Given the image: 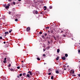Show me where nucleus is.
<instances>
[{
	"label": "nucleus",
	"instance_id": "nucleus-36",
	"mask_svg": "<svg viewBox=\"0 0 80 80\" xmlns=\"http://www.w3.org/2000/svg\"><path fill=\"white\" fill-rule=\"evenodd\" d=\"M64 31H61L60 33H63Z\"/></svg>",
	"mask_w": 80,
	"mask_h": 80
},
{
	"label": "nucleus",
	"instance_id": "nucleus-45",
	"mask_svg": "<svg viewBox=\"0 0 80 80\" xmlns=\"http://www.w3.org/2000/svg\"><path fill=\"white\" fill-rule=\"evenodd\" d=\"M8 2H12V0H8Z\"/></svg>",
	"mask_w": 80,
	"mask_h": 80
},
{
	"label": "nucleus",
	"instance_id": "nucleus-2",
	"mask_svg": "<svg viewBox=\"0 0 80 80\" xmlns=\"http://www.w3.org/2000/svg\"><path fill=\"white\" fill-rule=\"evenodd\" d=\"M62 59L63 60H65L66 59V58L65 56L62 57Z\"/></svg>",
	"mask_w": 80,
	"mask_h": 80
},
{
	"label": "nucleus",
	"instance_id": "nucleus-30",
	"mask_svg": "<svg viewBox=\"0 0 80 80\" xmlns=\"http://www.w3.org/2000/svg\"><path fill=\"white\" fill-rule=\"evenodd\" d=\"M8 7H10V4H8Z\"/></svg>",
	"mask_w": 80,
	"mask_h": 80
},
{
	"label": "nucleus",
	"instance_id": "nucleus-13",
	"mask_svg": "<svg viewBox=\"0 0 80 80\" xmlns=\"http://www.w3.org/2000/svg\"><path fill=\"white\" fill-rule=\"evenodd\" d=\"M57 60H58V59H59V57H57V58H56Z\"/></svg>",
	"mask_w": 80,
	"mask_h": 80
},
{
	"label": "nucleus",
	"instance_id": "nucleus-56",
	"mask_svg": "<svg viewBox=\"0 0 80 80\" xmlns=\"http://www.w3.org/2000/svg\"><path fill=\"white\" fill-rule=\"evenodd\" d=\"M22 62H23V61H22Z\"/></svg>",
	"mask_w": 80,
	"mask_h": 80
},
{
	"label": "nucleus",
	"instance_id": "nucleus-38",
	"mask_svg": "<svg viewBox=\"0 0 80 80\" xmlns=\"http://www.w3.org/2000/svg\"><path fill=\"white\" fill-rule=\"evenodd\" d=\"M42 37L43 38V39L45 38V37L44 36H42Z\"/></svg>",
	"mask_w": 80,
	"mask_h": 80
},
{
	"label": "nucleus",
	"instance_id": "nucleus-8",
	"mask_svg": "<svg viewBox=\"0 0 80 80\" xmlns=\"http://www.w3.org/2000/svg\"><path fill=\"white\" fill-rule=\"evenodd\" d=\"M56 73H58H58H59V72H58V71L57 70L56 71Z\"/></svg>",
	"mask_w": 80,
	"mask_h": 80
},
{
	"label": "nucleus",
	"instance_id": "nucleus-28",
	"mask_svg": "<svg viewBox=\"0 0 80 80\" xmlns=\"http://www.w3.org/2000/svg\"><path fill=\"white\" fill-rule=\"evenodd\" d=\"M17 68L18 69H20V67L19 66Z\"/></svg>",
	"mask_w": 80,
	"mask_h": 80
},
{
	"label": "nucleus",
	"instance_id": "nucleus-48",
	"mask_svg": "<svg viewBox=\"0 0 80 80\" xmlns=\"http://www.w3.org/2000/svg\"><path fill=\"white\" fill-rule=\"evenodd\" d=\"M3 43H4V44H5V43H6V42H3Z\"/></svg>",
	"mask_w": 80,
	"mask_h": 80
},
{
	"label": "nucleus",
	"instance_id": "nucleus-53",
	"mask_svg": "<svg viewBox=\"0 0 80 80\" xmlns=\"http://www.w3.org/2000/svg\"><path fill=\"white\" fill-rule=\"evenodd\" d=\"M18 1H19V2H20V1H21V0H18Z\"/></svg>",
	"mask_w": 80,
	"mask_h": 80
},
{
	"label": "nucleus",
	"instance_id": "nucleus-10",
	"mask_svg": "<svg viewBox=\"0 0 80 80\" xmlns=\"http://www.w3.org/2000/svg\"><path fill=\"white\" fill-rule=\"evenodd\" d=\"M36 11H35V10H34L33 11V13H34V14H35V12Z\"/></svg>",
	"mask_w": 80,
	"mask_h": 80
},
{
	"label": "nucleus",
	"instance_id": "nucleus-50",
	"mask_svg": "<svg viewBox=\"0 0 80 80\" xmlns=\"http://www.w3.org/2000/svg\"><path fill=\"white\" fill-rule=\"evenodd\" d=\"M78 52H79V53H80V50H79Z\"/></svg>",
	"mask_w": 80,
	"mask_h": 80
},
{
	"label": "nucleus",
	"instance_id": "nucleus-29",
	"mask_svg": "<svg viewBox=\"0 0 80 80\" xmlns=\"http://www.w3.org/2000/svg\"><path fill=\"white\" fill-rule=\"evenodd\" d=\"M8 66L10 67H11V64H9V65H8Z\"/></svg>",
	"mask_w": 80,
	"mask_h": 80
},
{
	"label": "nucleus",
	"instance_id": "nucleus-17",
	"mask_svg": "<svg viewBox=\"0 0 80 80\" xmlns=\"http://www.w3.org/2000/svg\"><path fill=\"white\" fill-rule=\"evenodd\" d=\"M37 59L38 60H40V58H37Z\"/></svg>",
	"mask_w": 80,
	"mask_h": 80
},
{
	"label": "nucleus",
	"instance_id": "nucleus-18",
	"mask_svg": "<svg viewBox=\"0 0 80 80\" xmlns=\"http://www.w3.org/2000/svg\"><path fill=\"white\" fill-rule=\"evenodd\" d=\"M53 38H54V40H57V39H56V37H55V36H53Z\"/></svg>",
	"mask_w": 80,
	"mask_h": 80
},
{
	"label": "nucleus",
	"instance_id": "nucleus-57",
	"mask_svg": "<svg viewBox=\"0 0 80 80\" xmlns=\"http://www.w3.org/2000/svg\"><path fill=\"white\" fill-rule=\"evenodd\" d=\"M66 70V68H64V70Z\"/></svg>",
	"mask_w": 80,
	"mask_h": 80
},
{
	"label": "nucleus",
	"instance_id": "nucleus-34",
	"mask_svg": "<svg viewBox=\"0 0 80 80\" xmlns=\"http://www.w3.org/2000/svg\"><path fill=\"white\" fill-rule=\"evenodd\" d=\"M17 77H18V78H20V76H19V75H18L17 76Z\"/></svg>",
	"mask_w": 80,
	"mask_h": 80
},
{
	"label": "nucleus",
	"instance_id": "nucleus-40",
	"mask_svg": "<svg viewBox=\"0 0 80 80\" xmlns=\"http://www.w3.org/2000/svg\"><path fill=\"white\" fill-rule=\"evenodd\" d=\"M72 77H75V75L73 74V75H72Z\"/></svg>",
	"mask_w": 80,
	"mask_h": 80
},
{
	"label": "nucleus",
	"instance_id": "nucleus-15",
	"mask_svg": "<svg viewBox=\"0 0 80 80\" xmlns=\"http://www.w3.org/2000/svg\"><path fill=\"white\" fill-rule=\"evenodd\" d=\"M65 56L66 57H68V54H65Z\"/></svg>",
	"mask_w": 80,
	"mask_h": 80
},
{
	"label": "nucleus",
	"instance_id": "nucleus-64",
	"mask_svg": "<svg viewBox=\"0 0 80 80\" xmlns=\"http://www.w3.org/2000/svg\"><path fill=\"white\" fill-rule=\"evenodd\" d=\"M5 36H6V35H5Z\"/></svg>",
	"mask_w": 80,
	"mask_h": 80
},
{
	"label": "nucleus",
	"instance_id": "nucleus-31",
	"mask_svg": "<svg viewBox=\"0 0 80 80\" xmlns=\"http://www.w3.org/2000/svg\"><path fill=\"white\" fill-rule=\"evenodd\" d=\"M15 8H13L12 9V11L14 12V11H15Z\"/></svg>",
	"mask_w": 80,
	"mask_h": 80
},
{
	"label": "nucleus",
	"instance_id": "nucleus-54",
	"mask_svg": "<svg viewBox=\"0 0 80 80\" xmlns=\"http://www.w3.org/2000/svg\"><path fill=\"white\" fill-rule=\"evenodd\" d=\"M48 33H49V32H50V31H48Z\"/></svg>",
	"mask_w": 80,
	"mask_h": 80
},
{
	"label": "nucleus",
	"instance_id": "nucleus-7",
	"mask_svg": "<svg viewBox=\"0 0 80 80\" xmlns=\"http://www.w3.org/2000/svg\"><path fill=\"white\" fill-rule=\"evenodd\" d=\"M52 31H53V32L54 33L56 32V30H55V29L52 30Z\"/></svg>",
	"mask_w": 80,
	"mask_h": 80
},
{
	"label": "nucleus",
	"instance_id": "nucleus-43",
	"mask_svg": "<svg viewBox=\"0 0 80 80\" xmlns=\"http://www.w3.org/2000/svg\"><path fill=\"white\" fill-rule=\"evenodd\" d=\"M39 34H42V32H39Z\"/></svg>",
	"mask_w": 80,
	"mask_h": 80
},
{
	"label": "nucleus",
	"instance_id": "nucleus-25",
	"mask_svg": "<svg viewBox=\"0 0 80 80\" xmlns=\"http://www.w3.org/2000/svg\"><path fill=\"white\" fill-rule=\"evenodd\" d=\"M51 74H52L51 73L49 72V73H48V75H51Z\"/></svg>",
	"mask_w": 80,
	"mask_h": 80
},
{
	"label": "nucleus",
	"instance_id": "nucleus-49",
	"mask_svg": "<svg viewBox=\"0 0 80 80\" xmlns=\"http://www.w3.org/2000/svg\"><path fill=\"white\" fill-rule=\"evenodd\" d=\"M78 76L79 77H80V74H78Z\"/></svg>",
	"mask_w": 80,
	"mask_h": 80
},
{
	"label": "nucleus",
	"instance_id": "nucleus-35",
	"mask_svg": "<svg viewBox=\"0 0 80 80\" xmlns=\"http://www.w3.org/2000/svg\"><path fill=\"white\" fill-rule=\"evenodd\" d=\"M74 72H75V71L74 70H73L72 71V73H73V74H74Z\"/></svg>",
	"mask_w": 80,
	"mask_h": 80
},
{
	"label": "nucleus",
	"instance_id": "nucleus-61",
	"mask_svg": "<svg viewBox=\"0 0 80 80\" xmlns=\"http://www.w3.org/2000/svg\"><path fill=\"white\" fill-rule=\"evenodd\" d=\"M44 65H45V64H46V63H44Z\"/></svg>",
	"mask_w": 80,
	"mask_h": 80
},
{
	"label": "nucleus",
	"instance_id": "nucleus-4",
	"mask_svg": "<svg viewBox=\"0 0 80 80\" xmlns=\"http://www.w3.org/2000/svg\"><path fill=\"white\" fill-rule=\"evenodd\" d=\"M26 77H28V78H30V74H27Z\"/></svg>",
	"mask_w": 80,
	"mask_h": 80
},
{
	"label": "nucleus",
	"instance_id": "nucleus-46",
	"mask_svg": "<svg viewBox=\"0 0 80 80\" xmlns=\"http://www.w3.org/2000/svg\"><path fill=\"white\" fill-rule=\"evenodd\" d=\"M0 39H2V37H0Z\"/></svg>",
	"mask_w": 80,
	"mask_h": 80
},
{
	"label": "nucleus",
	"instance_id": "nucleus-55",
	"mask_svg": "<svg viewBox=\"0 0 80 80\" xmlns=\"http://www.w3.org/2000/svg\"><path fill=\"white\" fill-rule=\"evenodd\" d=\"M43 13L42 12H41V14H42Z\"/></svg>",
	"mask_w": 80,
	"mask_h": 80
},
{
	"label": "nucleus",
	"instance_id": "nucleus-12",
	"mask_svg": "<svg viewBox=\"0 0 80 80\" xmlns=\"http://www.w3.org/2000/svg\"><path fill=\"white\" fill-rule=\"evenodd\" d=\"M25 75H26V73H23L22 74V75L23 76H24V77H25Z\"/></svg>",
	"mask_w": 80,
	"mask_h": 80
},
{
	"label": "nucleus",
	"instance_id": "nucleus-5",
	"mask_svg": "<svg viewBox=\"0 0 80 80\" xmlns=\"http://www.w3.org/2000/svg\"><path fill=\"white\" fill-rule=\"evenodd\" d=\"M50 33H52V34H53V30H51L50 32Z\"/></svg>",
	"mask_w": 80,
	"mask_h": 80
},
{
	"label": "nucleus",
	"instance_id": "nucleus-1",
	"mask_svg": "<svg viewBox=\"0 0 80 80\" xmlns=\"http://www.w3.org/2000/svg\"><path fill=\"white\" fill-rule=\"evenodd\" d=\"M30 30V27H28L26 28V31L27 32H29Z\"/></svg>",
	"mask_w": 80,
	"mask_h": 80
},
{
	"label": "nucleus",
	"instance_id": "nucleus-21",
	"mask_svg": "<svg viewBox=\"0 0 80 80\" xmlns=\"http://www.w3.org/2000/svg\"><path fill=\"white\" fill-rule=\"evenodd\" d=\"M49 8H50V9H52V6H49Z\"/></svg>",
	"mask_w": 80,
	"mask_h": 80
},
{
	"label": "nucleus",
	"instance_id": "nucleus-14",
	"mask_svg": "<svg viewBox=\"0 0 80 80\" xmlns=\"http://www.w3.org/2000/svg\"><path fill=\"white\" fill-rule=\"evenodd\" d=\"M35 14H38V11H36Z\"/></svg>",
	"mask_w": 80,
	"mask_h": 80
},
{
	"label": "nucleus",
	"instance_id": "nucleus-19",
	"mask_svg": "<svg viewBox=\"0 0 80 80\" xmlns=\"http://www.w3.org/2000/svg\"><path fill=\"white\" fill-rule=\"evenodd\" d=\"M48 71L49 72H50L52 71V70H51V69H49Z\"/></svg>",
	"mask_w": 80,
	"mask_h": 80
},
{
	"label": "nucleus",
	"instance_id": "nucleus-26",
	"mask_svg": "<svg viewBox=\"0 0 80 80\" xmlns=\"http://www.w3.org/2000/svg\"><path fill=\"white\" fill-rule=\"evenodd\" d=\"M57 38H59V36H58V35L57 36Z\"/></svg>",
	"mask_w": 80,
	"mask_h": 80
},
{
	"label": "nucleus",
	"instance_id": "nucleus-6",
	"mask_svg": "<svg viewBox=\"0 0 80 80\" xmlns=\"http://www.w3.org/2000/svg\"><path fill=\"white\" fill-rule=\"evenodd\" d=\"M5 7L6 9H8V8H9V7L8 6H7L6 7Z\"/></svg>",
	"mask_w": 80,
	"mask_h": 80
},
{
	"label": "nucleus",
	"instance_id": "nucleus-59",
	"mask_svg": "<svg viewBox=\"0 0 80 80\" xmlns=\"http://www.w3.org/2000/svg\"><path fill=\"white\" fill-rule=\"evenodd\" d=\"M22 67H23V66H22Z\"/></svg>",
	"mask_w": 80,
	"mask_h": 80
},
{
	"label": "nucleus",
	"instance_id": "nucleus-20",
	"mask_svg": "<svg viewBox=\"0 0 80 80\" xmlns=\"http://www.w3.org/2000/svg\"><path fill=\"white\" fill-rule=\"evenodd\" d=\"M51 79L53 80V76H51Z\"/></svg>",
	"mask_w": 80,
	"mask_h": 80
},
{
	"label": "nucleus",
	"instance_id": "nucleus-9",
	"mask_svg": "<svg viewBox=\"0 0 80 80\" xmlns=\"http://www.w3.org/2000/svg\"><path fill=\"white\" fill-rule=\"evenodd\" d=\"M57 53H59L60 52V49H58L57 50Z\"/></svg>",
	"mask_w": 80,
	"mask_h": 80
},
{
	"label": "nucleus",
	"instance_id": "nucleus-39",
	"mask_svg": "<svg viewBox=\"0 0 80 80\" xmlns=\"http://www.w3.org/2000/svg\"><path fill=\"white\" fill-rule=\"evenodd\" d=\"M49 27H48L46 28V29H48V28H49Z\"/></svg>",
	"mask_w": 80,
	"mask_h": 80
},
{
	"label": "nucleus",
	"instance_id": "nucleus-22",
	"mask_svg": "<svg viewBox=\"0 0 80 80\" xmlns=\"http://www.w3.org/2000/svg\"><path fill=\"white\" fill-rule=\"evenodd\" d=\"M15 21L16 22H18V19H15Z\"/></svg>",
	"mask_w": 80,
	"mask_h": 80
},
{
	"label": "nucleus",
	"instance_id": "nucleus-24",
	"mask_svg": "<svg viewBox=\"0 0 80 80\" xmlns=\"http://www.w3.org/2000/svg\"><path fill=\"white\" fill-rule=\"evenodd\" d=\"M3 62L4 63H7V61H4Z\"/></svg>",
	"mask_w": 80,
	"mask_h": 80
},
{
	"label": "nucleus",
	"instance_id": "nucleus-37",
	"mask_svg": "<svg viewBox=\"0 0 80 80\" xmlns=\"http://www.w3.org/2000/svg\"><path fill=\"white\" fill-rule=\"evenodd\" d=\"M63 37H66V35H63Z\"/></svg>",
	"mask_w": 80,
	"mask_h": 80
},
{
	"label": "nucleus",
	"instance_id": "nucleus-41",
	"mask_svg": "<svg viewBox=\"0 0 80 80\" xmlns=\"http://www.w3.org/2000/svg\"><path fill=\"white\" fill-rule=\"evenodd\" d=\"M13 4L14 5H15V2H13Z\"/></svg>",
	"mask_w": 80,
	"mask_h": 80
},
{
	"label": "nucleus",
	"instance_id": "nucleus-60",
	"mask_svg": "<svg viewBox=\"0 0 80 80\" xmlns=\"http://www.w3.org/2000/svg\"><path fill=\"white\" fill-rule=\"evenodd\" d=\"M80 43H79V45H80Z\"/></svg>",
	"mask_w": 80,
	"mask_h": 80
},
{
	"label": "nucleus",
	"instance_id": "nucleus-47",
	"mask_svg": "<svg viewBox=\"0 0 80 80\" xmlns=\"http://www.w3.org/2000/svg\"><path fill=\"white\" fill-rule=\"evenodd\" d=\"M44 8H47V7L46 6H44Z\"/></svg>",
	"mask_w": 80,
	"mask_h": 80
},
{
	"label": "nucleus",
	"instance_id": "nucleus-27",
	"mask_svg": "<svg viewBox=\"0 0 80 80\" xmlns=\"http://www.w3.org/2000/svg\"><path fill=\"white\" fill-rule=\"evenodd\" d=\"M12 30H11L9 31V33H11V32H12Z\"/></svg>",
	"mask_w": 80,
	"mask_h": 80
},
{
	"label": "nucleus",
	"instance_id": "nucleus-42",
	"mask_svg": "<svg viewBox=\"0 0 80 80\" xmlns=\"http://www.w3.org/2000/svg\"><path fill=\"white\" fill-rule=\"evenodd\" d=\"M47 34L45 33V36H47Z\"/></svg>",
	"mask_w": 80,
	"mask_h": 80
},
{
	"label": "nucleus",
	"instance_id": "nucleus-23",
	"mask_svg": "<svg viewBox=\"0 0 80 80\" xmlns=\"http://www.w3.org/2000/svg\"><path fill=\"white\" fill-rule=\"evenodd\" d=\"M22 73H21V74H20V75H19V76H20V77H22Z\"/></svg>",
	"mask_w": 80,
	"mask_h": 80
},
{
	"label": "nucleus",
	"instance_id": "nucleus-32",
	"mask_svg": "<svg viewBox=\"0 0 80 80\" xmlns=\"http://www.w3.org/2000/svg\"><path fill=\"white\" fill-rule=\"evenodd\" d=\"M43 56H44V57H45L46 56V55H45V54H44L43 55Z\"/></svg>",
	"mask_w": 80,
	"mask_h": 80
},
{
	"label": "nucleus",
	"instance_id": "nucleus-62",
	"mask_svg": "<svg viewBox=\"0 0 80 80\" xmlns=\"http://www.w3.org/2000/svg\"><path fill=\"white\" fill-rule=\"evenodd\" d=\"M44 78L45 79V78Z\"/></svg>",
	"mask_w": 80,
	"mask_h": 80
},
{
	"label": "nucleus",
	"instance_id": "nucleus-58",
	"mask_svg": "<svg viewBox=\"0 0 80 80\" xmlns=\"http://www.w3.org/2000/svg\"><path fill=\"white\" fill-rule=\"evenodd\" d=\"M49 78H50V77H48V79H49Z\"/></svg>",
	"mask_w": 80,
	"mask_h": 80
},
{
	"label": "nucleus",
	"instance_id": "nucleus-11",
	"mask_svg": "<svg viewBox=\"0 0 80 80\" xmlns=\"http://www.w3.org/2000/svg\"><path fill=\"white\" fill-rule=\"evenodd\" d=\"M10 70L11 71H12V72H14L15 71V70L12 68H11L10 69Z\"/></svg>",
	"mask_w": 80,
	"mask_h": 80
},
{
	"label": "nucleus",
	"instance_id": "nucleus-44",
	"mask_svg": "<svg viewBox=\"0 0 80 80\" xmlns=\"http://www.w3.org/2000/svg\"><path fill=\"white\" fill-rule=\"evenodd\" d=\"M7 60V58H4V60H5H5Z\"/></svg>",
	"mask_w": 80,
	"mask_h": 80
},
{
	"label": "nucleus",
	"instance_id": "nucleus-63",
	"mask_svg": "<svg viewBox=\"0 0 80 80\" xmlns=\"http://www.w3.org/2000/svg\"><path fill=\"white\" fill-rule=\"evenodd\" d=\"M67 67H69V66H68Z\"/></svg>",
	"mask_w": 80,
	"mask_h": 80
},
{
	"label": "nucleus",
	"instance_id": "nucleus-16",
	"mask_svg": "<svg viewBox=\"0 0 80 80\" xmlns=\"http://www.w3.org/2000/svg\"><path fill=\"white\" fill-rule=\"evenodd\" d=\"M5 34H8V32H5Z\"/></svg>",
	"mask_w": 80,
	"mask_h": 80
},
{
	"label": "nucleus",
	"instance_id": "nucleus-51",
	"mask_svg": "<svg viewBox=\"0 0 80 80\" xmlns=\"http://www.w3.org/2000/svg\"><path fill=\"white\" fill-rule=\"evenodd\" d=\"M9 14H11V12H9Z\"/></svg>",
	"mask_w": 80,
	"mask_h": 80
},
{
	"label": "nucleus",
	"instance_id": "nucleus-52",
	"mask_svg": "<svg viewBox=\"0 0 80 80\" xmlns=\"http://www.w3.org/2000/svg\"><path fill=\"white\" fill-rule=\"evenodd\" d=\"M46 9H47V8H45L44 9V10H46Z\"/></svg>",
	"mask_w": 80,
	"mask_h": 80
},
{
	"label": "nucleus",
	"instance_id": "nucleus-33",
	"mask_svg": "<svg viewBox=\"0 0 80 80\" xmlns=\"http://www.w3.org/2000/svg\"><path fill=\"white\" fill-rule=\"evenodd\" d=\"M48 43H49V44H50V41H48Z\"/></svg>",
	"mask_w": 80,
	"mask_h": 80
},
{
	"label": "nucleus",
	"instance_id": "nucleus-3",
	"mask_svg": "<svg viewBox=\"0 0 80 80\" xmlns=\"http://www.w3.org/2000/svg\"><path fill=\"white\" fill-rule=\"evenodd\" d=\"M29 73L30 75H33V74L32 73V72H31V71H28V73Z\"/></svg>",
	"mask_w": 80,
	"mask_h": 80
}]
</instances>
